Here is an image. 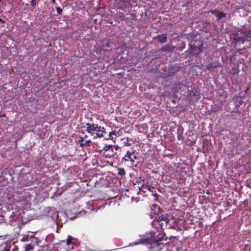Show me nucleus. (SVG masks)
<instances>
[{
	"mask_svg": "<svg viewBox=\"0 0 251 251\" xmlns=\"http://www.w3.org/2000/svg\"><path fill=\"white\" fill-rule=\"evenodd\" d=\"M149 239H140V241L139 242V243H147L149 241Z\"/></svg>",
	"mask_w": 251,
	"mask_h": 251,
	"instance_id": "nucleus-22",
	"label": "nucleus"
},
{
	"mask_svg": "<svg viewBox=\"0 0 251 251\" xmlns=\"http://www.w3.org/2000/svg\"><path fill=\"white\" fill-rule=\"evenodd\" d=\"M131 155L129 153V151H127L126 154L125 155V157L123 158V160H124L125 162L128 161V160L132 161L131 159Z\"/></svg>",
	"mask_w": 251,
	"mask_h": 251,
	"instance_id": "nucleus-13",
	"label": "nucleus"
},
{
	"mask_svg": "<svg viewBox=\"0 0 251 251\" xmlns=\"http://www.w3.org/2000/svg\"><path fill=\"white\" fill-rule=\"evenodd\" d=\"M10 251L9 250H5V251Z\"/></svg>",
	"mask_w": 251,
	"mask_h": 251,
	"instance_id": "nucleus-34",
	"label": "nucleus"
},
{
	"mask_svg": "<svg viewBox=\"0 0 251 251\" xmlns=\"http://www.w3.org/2000/svg\"><path fill=\"white\" fill-rule=\"evenodd\" d=\"M210 13H211V14L214 15L216 17V15H217V14H218L219 11H218L216 10H210Z\"/></svg>",
	"mask_w": 251,
	"mask_h": 251,
	"instance_id": "nucleus-24",
	"label": "nucleus"
},
{
	"mask_svg": "<svg viewBox=\"0 0 251 251\" xmlns=\"http://www.w3.org/2000/svg\"><path fill=\"white\" fill-rule=\"evenodd\" d=\"M187 51L193 55H198L202 51V45L200 46H195L189 44V48Z\"/></svg>",
	"mask_w": 251,
	"mask_h": 251,
	"instance_id": "nucleus-5",
	"label": "nucleus"
},
{
	"mask_svg": "<svg viewBox=\"0 0 251 251\" xmlns=\"http://www.w3.org/2000/svg\"><path fill=\"white\" fill-rule=\"evenodd\" d=\"M122 2H126V1H124V0H123L122 1Z\"/></svg>",
	"mask_w": 251,
	"mask_h": 251,
	"instance_id": "nucleus-38",
	"label": "nucleus"
},
{
	"mask_svg": "<svg viewBox=\"0 0 251 251\" xmlns=\"http://www.w3.org/2000/svg\"><path fill=\"white\" fill-rule=\"evenodd\" d=\"M152 195H153V196L154 197L155 201H157V200L159 198V195L158 194L156 193L155 192L154 193H153L152 194Z\"/></svg>",
	"mask_w": 251,
	"mask_h": 251,
	"instance_id": "nucleus-23",
	"label": "nucleus"
},
{
	"mask_svg": "<svg viewBox=\"0 0 251 251\" xmlns=\"http://www.w3.org/2000/svg\"><path fill=\"white\" fill-rule=\"evenodd\" d=\"M169 70V74H171V75H171L172 74L179 72L180 70V67L176 64H174L170 67Z\"/></svg>",
	"mask_w": 251,
	"mask_h": 251,
	"instance_id": "nucleus-10",
	"label": "nucleus"
},
{
	"mask_svg": "<svg viewBox=\"0 0 251 251\" xmlns=\"http://www.w3.org/2000/svg\"><path fill=\"white\" fill-rule=\"evenodd\" d=\"M221 66V65L218 61L215 60L209 63L208 65L205 66L206 70L211 71L214 68H216Z\"/></svg>",
	"mask_w": 251,
	"mask_h": 251,
	"instance_id": "nucleus-6",
	"label": "nucleus"
},
{
	"mask_svg": "<svg viewBox=\"0 0 251 251\" xmlns=\"http://www.w3.org/2000/svg\"><path fill=\"white\" fill-rule=\"evenodd\" d=\"M86 126V131L93 136L95 139L103 137L104 136V134L106 133L104 127L98 124L87 123Z\"/></svg>",
	"mask_w": 251,
	"mask_h": 251,
	"instance_id": "nucleus-1",
	"label": "nucleus"
},
{
	"mask_svg": "<svg viewBox=\"0 0 251 251\" xmlns=\"http://www.w3.org/2000/svg\"><path fill=\"white\" fill-rule=\"evenodd\" d=\"M226 14L222 12H219L218 14L216 15V17H217V20H219L221 19L224 18L226 17Z\"/></svg>",
	"mask_w": 251,
	"mask_h": 251,
	"instance_id": "nucleus-17",
	"label": "nucleus"
},
{
	"mask_svg": "<svg viewBox=\"0 0 251 251\" xmlns=\"http://www.w3.org/2000/svg\"><path fill=\"white\" fill-rule=\"evenodd\" d=\"M249 38H251V27L244 26L236 32L234 40L237 42L244 43Z\"/></svg>",
	"mask_w": 251,
	"mask_h": 251,
	"instance_id": "nucleus-2",
	"label": "nucleus"
},
{
	"mask_svg": "<svg viewBox=\"0 0 251 251\" xmlns=\"http://www.w3.org/2000/svg\"><path fill=\"white\" fill-rule=\"evenodd\" d=\"M87 137V135H85L83 138H84V139L86 138Z\"/></svg>",
	"mask_w": 251,
	"mask_h": 251,
	"instance_id": "nucleus-32",
	"label": "nucleus"
},
{
	"mask_svg": "<svg viewBox=\"0 0 251 251\" xmlns=\"http://www.w3.org/2000/svg\"><path fill=\"white\" fill-rule=\"evenodd\" d=\"M137 156L136 155H134L133 156V157H131V159L132 160V161H130L131 162H134V160H136L137 159Z\"/></svg>",
	"mask_w": 251,
	"mask_h": 251,
	"instance_id": "nucleus-27",
	"label": "nucleus"
},
{
	"mask_svg": "<svg viewBox=\"0 0 251 251\" xmlns=\"http://www.w3.org/2000/svg\"><path fill=\"white\" fill-rule=\"evenodd\" d=\"M177 92L176 91H174V93H177Z\"/></svg>",
	"mask_w": 251,
	"mask_h": 251,
	"instance_id": "nucleus-36",
	"label": "nucleus"
},
{
	"mask_svg": "<svg viewBox=\"0 0 251 251\" xmlns=\"http://www.w3.org/2000/svg\"><path fill=\"white\" fill-rule=\"evenodd\" d=\"M178 88L179 89V90H181V92H182L183 91L187 90L188 92V97L190 99L193 97L197 96L198 95V92L195 90H189L188 87L183 84H179L178 85Z\"/></svg>",
	"mask_w": 251,
	"mask_h": 251,
	"instance_id": "nucleus-4",
	"label": "nucleus"
},
{
	"mask_svg": "<svg viewBox=\"0 0 251 251\" xmlns=\"http://www.w3.org/2000/svg\"><path fill=\"white\" fill-rule=\"evenodd\" d=\"M176 47L172 46L171 45H167L160 48V50L161 51H169L171 52L174 51Z\"/></svg>",
	"mask_w": 251,
	"mask_h": 251,
	"instance_id": "nucleus-8",
	"label": "nucleus"
},
{
	"mask_svg": "<svg viewBox=\"0 0 251 251\" xmlns=\"http://www.w3.org/2000/svg\"><path fill=\"white\" fill-rule=\"evenodd\" d=\"M61 242H65V240H62Z\"/></svg>",
	"mask_w": 251,
	"mask_h": 251,
	"instance_id": "nucleus-37",
	"label": "nucleus"
},
{
	"mask_svg": "<svg viewBox=\"0 0 251 251\" xmlns=\"http://www.w3.org/2000/svg\"><path fill=\"white\" fill-rule=\"evenodd\" d=\"M169 222L170 220L166 216L161 215L155 218L152 222V225L158 230H163L167 227Z\"/></svg>",
	"mask_w": 251,
	"mask_h": 251,
	"instance_id": "nucleus-3",
	"label": "nucleus"
},
{
	"mask_svg": "<svg viewBox=\"0 0 251 251\" xmlns=\"http://www.w3.org/2000/svg\"><path fill=\"white\" fill-rule=\"evenodd\" d=\"M75 240V238H74L72 236L68 235L66 242V245L69 246L71 244H74V243L73 242V240Z\"/></svg>",
	"mask_w": 251,
	"mask_h": 251,
	"instance_id": "nucleus-12",
	"label": "nucleus"
},
{
	"mask_svg": "<svg viewBox=\"0 0 251 251\" xmlns=\"http://www.w3.org/2000/svg\"><path fill=\"white\" fill-rule=\"evenodd\" d=\"M149 251H152V250H150Z\"/></svg>",
	"mask_w": 251,
	"mask_h": 251,
	"instance_id": "nucleus-39",
	"label": "nucleus"
},
{
	"mask_svg": "<svg viewBox=\"0 0 251 251\" xmlns=\"http://www.w3.org/2000/svg\"><path fill=\"white\" fill-rule=\"evenodd\" d=\"M146 189V186H144V185H142V187H139V189L140 190V191H142L144 193H146L147 192L146 190H145Z\"/></svg>",
	"mask_w": 251,
	"mask_h": 251,
	"instance_id": "nucleus-21",
	"label": "nucleus"
},
{
	"mask_svg": "<svg viewBox=\"0 0 251 251\" xmlns=\"http://www.w3.org/2000/svg\"><path fill=\"white\" fill-rule=\"evenodd\" d=\"M146 189H147L150 192H151L152 194L154 192L155 187L151 186V185H147L146 186Z\"/></svg>",
	"mask_w": 251,
	"mask_h": 251,
	"instance_id": "nucleus-15",
	"label": "nucleus"
},
{
	"mask_svg": "<svg viewBox=\"0 0 251 251\" xmlns=\"http://www.w3.org/2000/svg\"><path fill=\"white\" fill-rule=\"evenodd\" d=\"M154 38L157 39L159 43L161 44L166 42L167 40V37L166 34H162L160 36H157Z\"/></svg>",
	"mask_w": 251,
	"mask_h": 251,
	"instance_id": "nucleus-9",
	"label": "nucleus"
},
{
	"mask_svg": "<svg viewBox=\"0 0 251 251\" xmlns=\"http://www.w3.org/2000/svg\"><path fill=\"white\" fill-rule=\"evenodd\" d=\"M91 143V141L90 140H88L85 141L84 143H80V147L83 148L85 146H90V144Z\"/></svg>",
	"mask_w": 251,
	"mask_h": 251,
	"instance_id": "nucleus-14",
	"label": "nucleus"
},
{
	"mask_svg": "<svg viewBox=\"0 0 251 251\" xmlns=\"http://www.w3.org/2000/svg\"><path fill=\"white\" fill-rule=\"evenodd\" d=\"M129 153H130V155H133L136 152V150L133 148L131 149V151H128Z\"/></svg>",
	"mask_w": 251,
	"mask_h": 251,
	"instance_id": "nucleus-25",
	"label": "nucleus"
},
{
	"mask_svg": "<svg viewBox=\"0 0 251 251\" xmlns=\"http://www.w3.org/2000/svg\"><path fill=\"white\" fill-rule=\"evenodd\" d=\"M106 46L107 47H109V43H107V44H106Z\"/></svg>",
	"mask_w": 251,
	"mask_h": 251,
	"instance_id": "nucleus-31",
	"label": "nucleus"
},
{
	"mask_svg": "<svg viewBox=\"0 0 251 251\" xmlns=\"http://www.w3.org/2000/svg\"><path fill=\"white\" fill-rule=\"evenodd\" d=\"M83 141H84V138H83L82 137H81L80 139L79 140L78 142H79V144H80V143H83Z\"/></svg>",
	"mask_w": 251,
	"mask_h": 251,
	"instance_id": "nucleus-29",
	"label": "nucleus"
},
{
	"mask_svg": "<svg viewBox=\"0 0 251 251\" xmlns=\"http://www.w3.org/2000/svg\"><path fill=\"white\" fill-rule=\"evenodd\" d=\"M112 148V145H106L103 147V150L105 151H109L110 148Z\"/></svg>",
	"mask_w": 251,
	"mask_h": 251,
	"instance_id": "nucleus-19",
	"label": "nucleus"
},
{
	"mask_svg": "<svg viewBox=\"0 0 251 251\" xmlns=\"http://www.w3.org/2000/svg\"><path fill=\"white\" fill-rule=\"evenodd\" d=\"M118 175L123 176L126 175V171L124 168H118Z\"/></svg>",
	"mask_w": 251,
	"mask_h": 251,
	"instance_id": "nucleus-16",
	"label": "nucleus"
},
{
	"mask_svg": "<svg viewBox=\"0 0 251 251\" xmlns=\"http://www.w3.org/2000/svg\"><path fill=\"white\" fill-rule=\"evenodd\" d=\"M34 249V246L29 244L26 246L25 251H30Z\"/></svg>",
	"mask_w": 251,
	"mask_h": 251,
	"instance_id": "nucleus-18",
	"label": "nucleus"
},
{
	"mask_svg": "<svg viewBox=\"0 0 251 251\" xmlns=\"http://www.w3.org/2000/svg\"><path fill=\"white\" fill-rule=\"evenodd\" d=\"M2 116H3V117L5 116V114H3L2 115V116H0V118Z\"/></svg>",
	"mask_w": 251,
	"mask_h": 251,
	"instance_id": "nucleus-33",
	"label": "nucleus"
},
{
	"mask_svg": "<svg viewBox=\"0 0 251 251\" xmlns=\"http://www.w3.org/2000/svg\"><path fill=\"white\" fill-rule=\"evenodd\" d=\"M151 214L157 216H160V214L161 213V209L160 207L156 204H153L151 207Z\"/></svg>",
	"mask_w": 251,
	"mask_h": 251,
	"instance_id": "nucleus-7",
	"label": "nucleus"
},
{
	"mask_svg": "<svg viewBox=\"0 0 251 251\" xmlns=\"http://www.w3.org/2000/svg\"><path fill=\"white\" fill-rule=\"evenodd\" d=\"M118 133V132H117L115 130L110 132L109 133V137L107 139L115 141L118 136V135H117Z\"/></svg>",
	"mask_w": 251,
	"mask_h": 251,
	"instance_id": "nucleus-11",
	"label": "nucleus"
},
{
	"mask_svg": "<svg viewBox=\"0 0 251 251\" xmlns=\"http://www.w3.org/2000/svg\"><path fill=\"white\" fill-rule=\"evenodd\" d=\"M56 11H57V13L58 14H60L62 13V9L60 7H56Z\"/></svg>",
	"mask_w": 251,
	"mask_h": 251,
	"instance_id": "nucleus-26",
	"label": "nucleus"
},
{
	"mask_svg": "<svg viewBox=\"0 0 251 251\" xmlns=\"http://www.w3.org/2000/svg\"><path fill=\"white\" fill-rule=\"evenodd\" d=\"M54 3L55 2V0L52 1Z\"/></svg>",
	"mask_w": 251,
	"mask_h": 251,
	"instance_id": "nucleus-35",
	"label": "nucleus"
},
{
	"mask_svg": "<svg viewBox=\"0 0 251 251\" xmlns=\"http://www.w3.org/2000/svg\"><path fill=\"white\" fill-rule=\"evenodd\" d=\"M30 3H31V5L32 6H34L36 5V1H30Z\"/></svg>",
	"mask_w": 251,
	"mask_h": 251,
	"instance_id": "nucleus-28",
	"label": "nucleus"
},
{
	"mask_svg": "<svg viewBox=\"0 0 251 251\" xmlns=\"http://www.w3.org/2000/svg\"><path fill=\"white\" fill-rule=\"evenodd\" d=\"M72 183H73L72 182H67L65 184L64 187H65V189L70 188L72 186Z\"/></svg>",
	"mask_w": 251,
	"mask_h": 251,
	"instance_id": "nucleus-20",
	"label": "nucleus"
},
{
	"mask_svg": "<svg viewBox=\"0 0 251 251\" xmlns=\"http://www.w3.org/2000/svg\"><path fill=\"white\" fill-rule=\"evenodd\" d=\"M0 22L2 23H4V21L2 20L1 18H0Z\"/></svg>",
	"mask_w": 251,
	"mask_h": 251,
	"instance_id": "nucleus-30",
	"label": "nucleus"
}]
</instances>
